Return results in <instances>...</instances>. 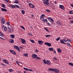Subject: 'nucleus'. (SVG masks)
I'll use <instances>...</instances> for the list:
<instances>
[{
	"mask_svg": "<svg viewBox=\"0 0 73 73\" xmlns=\"http://www.w3.org/2000/svg\"><path fill=\"white\" fill-rule=\"evenodd\" d=\"M68 41L69 42H71V40H70V39H68L66 40L65 39H63V40H60V42L61 44H65L66 45H67L68 46H70L72 47V46L70 44V43H65L64 42H67Z\"/></svg>",
	"mask_w": 73,
	"mask_h": 73,
	"instance_id": "1",
	"label": "nucleus"
},
{
	"mask_svg": "<svg viewBox=\"0 0 73 73\" xmlns=\"http://www.w3.org/2000/svg\"><path fill=\"white\" fill-rule=\"evenodd\" d=\"M45 15L44 14H42L40 17V20H42V21L44 22V23H48V20L46 19H44V17H45Z\"/></svg>",
	"mask_w": 73,
	"mask_h": 73,
	"instance_id": "2",
	"label": "nucleus"
},
{
	"mask_svg": "<svg viewBox=\"0 0 73 73\" xmlns=\"http://www.w3.org/2000/svg\"><path fill=\"white\" fill-rule=\"evenodd\" d=\"M48 70L50 71H52V72H54L55 73H58L60 72V71L58 69H56V68H48Z\"/></svg>",
	"mask_w": 73,
	"mask_h": 73,
	"instance_id": "3",
	"label": "nucleus"
},
{
	"mask_svg": "<svg viewBox=\"0 0 73 73\" xmlns=\"http://www.w3.org/2000/svg\"><path fill=\"white\" fill-rule=\"evenodd\" d=\"M43 61L44 62V65H46L47 64V65H50V61L48 60H47L46 61L45 59L44 60H43Z\"/></svg>",
	"mask_w": 73,
	"mask_h": 73,
	"instance_id": "4",
	"label": "nucleus"
},
{
	"mask_svg": "<svg viewBox=\"0 0 73 73\" xmlns=\"http://www.w3.org/2000/svg\"><path fill=\"white\" fill-rule=\"evenodd\" d=\"M43 1V3L44 4L46 5H49V0H42Z\"/></svg>",
	"mask_w": 73,
	"mask_h": 73,
	"instance_id": "5",
	"label": "nucleus"
},
{
	"mask_svg": "<svg viewBox=\"0 0 73 73\" xmlns=\"http://www.w3.org/2000/svg\"><path fill=\"white\" fill-rule=\"evenodd\" d=\"M48 20L49 21H50V23H52V24H54V20L53 19L51 18V17H48L47 18Z\"/></svg>",
	"mask_w": 73,
	"mask_h": 73,
	"instance_id": "6",
	"label": "nucleus"
},
{
	"mask_svg": "<svg viewBox=\"0 0 73 73\" xmlns=\"http://www.w3.org/2000/svg\"><path fill=\"white\" fill-rule=\"evenodd\" d=\"M28 5H29V6L30 8H34L35 6L33 4H32L31 3H28Z\"/></svg>",
	"mask_w": 73,
	"mask_h": 73,
	"instance_id": "7",
	"label": "nucleus"
},
{
	"mask_svg": "<svg viewBox=\"0 0 73 73\" xmlns=\"http://www.w3.org/2000/svg\"><path fill=\"white\" fill-rule=\"evenodd\" d=\"M14 46V49H17V50L19 52H20V48H19V47L18 46Z\"/></svg>",
	"mask_w": 73,
	"mask_h": 73,
	"instance_id": "8",
	"label": "nucleus"
},
{
	"mask_svg": "<svg viewBox=\"0 0 73 73\" xmlns=\"http://www.w3.org/2000/svg\"><path fill=\"white\" fill-rule=\"evenodd\" d=\"M37 55L36 54H33L32 55V57L33 58H37Z\"/></svg>",
	"mask_w": 73,
	"mask_h": 73,
	"instance_id": "9",
	"label": "nucleus"
},
{
	"mask_svg": "<svg viewBox=\"0 0 73 73\" xmlns=\"http://www.w3.org/2000/svg\"><path fill=\"white\" fill-rule=\"evenodd\" d=\"M3 62H4V63H5V64H9V62H8V60H7L6 59H3Z\"/></svg>",
	"mask_w": 73,
	"mask_h": 73,
	"instance_id": "10",
	"label": "nucleus"
},
{
	"mask_svg": "<svg viewBox=\"0 0 73 73\" xmlns=\"http://www.w3.org/2000/svg\"><path fill=\"white\" fill-rule=\"evenodd\" d=\"M9 51L10 52V53H11L13 54H14V55L16 54L15 52L13 50H9Z\"/></svg>",
	"mask_w": 73,
	"mask_h": 73,
	"instance_id": "11",
	"label": "nucleus"
},
{
	"mask_svg": "<svg viewBox=\"0 0 73 73\" xmlns=\"http://www.w3.org/2000/svg\"><path fill=\"white\" fill-rule=\"evenodd\" d=\"M21 42H22L23 44H25V42H26V41L25 40L22 38H21Z\"/></svg>",
	"mask_w": 73,
	"mask_h": 73,
	"instance_id": "12",
	"label": "nucleus"
},
{
	"mask_svg": "<svg viewBox=\"0 0 73 73\" xmlns=\"http://www.w3.org/2000/svg\"><path fill=\"white\" fill-rule=\"evenodd\" d=\"M44 45H47L48 46H51V44L49 43V42H46L44 43Z\"/></svg>",
	"mask_w": 73,
	"mask_h": 73,
	"instance_id": "13",
	"label": "nucleus"
},
{
	"mask_svg": "<svg viewBox=\"0 0 73 73\" xmlns=\"http://www.w3.org/2000/svg\"><path fill=\"white\" fill-rule=\"evenodd\" d=\"M56 22L57 24H58V25H60V26L62 25V24H61V23H60V21L57 20V21H56Z\"/></svg>",
	"mask_w": 73,
	"mask_h": 73,
	"instance_id": "14",
	"label": "nucleus"
},
{
	"mask_svg": "<svg viewBox=\"0 0 73 73\" xmlns=\"http://www.w3.org/2000/svg\"><path fill=\"white\" fill-rule=\"evenodd\" d=\"M38 42L40 45H43L44 42L42 41V40H38Z\"/></svg>",
	"mask_w": 73,
	"mask_h": 73,
	"instance_id": "15",
	"label": "nucleus"
},
{
	"mask_svg": "<svg viewBox=\"0 0 73 73\" xmlns=\"http://www.w3.org/2000/svg\"><path fill=\"white\" fill-rule=\"evenodd\" d=\"M59 8H60V9H61L62 10L64 9H65V7H64V6L62 5H60Z\"/></svg>",
	"mask_w": 73,
	"mask_h": 73,
	"instance_id": "16",
	"label": "nucleus"
},
{
	"mask_svg": "<svg viewBox=\"0 0 73 73\" xmlns=\"http://www.w3.org/2000/svg\"><path fill=\"white\" fill-rule=\"evenodd\" d=\"M1 23L2 24H5V19H2L1 21Z\"/></svg>",
	"mask_w": 73,
	"mask_h": 73,
	"instance_id": "17",
	"label": "nucleus"
},
{
	"mask_svg": "<svg viewBox=\"0 0 73 73\" xmlns=\"http://www.w3.org/2000/svg\"><path fill=\"white\" fill-rule=\"evenodd\" d=\"M9 42H10V43H14V40H13L10 39L9 40Z\"/></svg>",
	"mask_w": 73,
	"mask_h": 73,
	"instance_id": "18",
	"label": "nucleus"
},
{
	"mask_svg": "<svg viewBox=\"0 0 73 73\" xmlns=\"http://www.w3.org/2000/svg\"><path fill=\"white\" fill-rule=\"evenodd\" d=\"M1 10L2 11H3V12H7V9H5L1 8Z\"/></svg>",
	"mask_w": 73,
	"mask_h": 73,
	"instance_id": "19",
	"label": "nucleus"
},
{
	"mask_svg": "<svg viewBox=\"0 0 73 73\" xmlns=\"http://www.w3.org/2000/svg\"><path fill=\"white\" fill-rule=\"evenodd\" d=\"M57 50L58 52H59L60 53H61L62 52L61 51V50L60 48H58Z\"/></svg>",
	"mask_w": 73,
	"mask_h": 73,
	"instance_id": "20",
	"label": "nucleus"
},
{
	"mask_svg": "<svg viewBox=\"0 0 73 73\" xmlns=\"http://www.w3.org/2000/svg\"><path fill=\"white\" fill-rule=\"evenodd\" d=\"M9 7H11V8H15V6H14V5H10Z\"/></svg>",
	"mask_w": 73,
	"mask_h": 73,
	"instance_id": "21",
	"label": "nucleus"
},
{
	"mask_svg": "<svg viewBox=\"0 0 73 73\" xmlns=\"http://www.w3.org/2000/svg\"><path fill=\"white\" fill-rule=\"evenodd\" d=\"M48 50L50 51H53L54 50L53 49V48H48Z\"/></svg>",
	"mask_w": 73,
	"mask_h": 73,
	"instance_id": "22",
	"label": "nucleus"
},
{
	"mask_svg": "<svg viewBox=\"0 0 73 73\" xmlns=\"http://www.w3.org/2000/svg\"><path fill=\"white\" fill-rule=\"evenodd\" d=\"M14 3H15V4H19V2L18 0H16L14 2Z\"/></svg>",
	"mask_w": 73,
	"mask_h": 73,
	"instance_id": "23",
	"label": "nucleus"
},
{
	"mask_svg": "<svg viewBox=\"0 0 73 73\" xmlns=\"http://www.w3.org/2000/svg\"><path fill=\"white\" fill-rule=\"evenodd\" d=\"M47 27H45L44 28V29H45L46 31H47V32H49V31H48V29H47Z\"/></svg>",
	"mask_w": 73,
	"mask_h": 73,
	"instance_id": "24",
	"label": "nucleus"
},
{
	"mask_svg": "<svg viewBox=\"0 0 73 73\" xmlns=\"http://www.w3.org/2000/svg\"><path fill=\"white\" fill-rule=\"evenodd\" d=\"M10 36L12 38H15V35H10Z\"/></svg>",
	"mask_w": 73,
	"mask_h": 73,
	"instance_id": "25",
	"label": "nucleus"
},
{
	"mask_svg": "<svg viewBox=\"0 0 73 73\" xmlns=\"http://www.w3.org/2000/svg\"><path fill=\"white\" fill-rule=\"evenodd\" d=\"M30 40L31 42H32V43H35V40H31V39H30Z\"/></svg>",
	"mask_w": 73,
	"mask_h": 73,
	"instance_id": "26",
	"label": "nucleus"
},
{
	"mask_svg": "<svg viewBox=\"0 0 73 73\" xmlns=\"http://www.w3.org/2000/svg\"><path fill=\"white\" fill-rule=\"evenodd\" d=\"M23 55L24 56H25V57H27V56H28V54L27 53L23 54Z\"/></svg>",
	"mask_w": 73,
	"mask_h": 73,
	"instance_id": "27",
	"label": "nucleus"
},
{
	"mask_svg": "<svg viewBox=\"0 0 73 73\" xmlns=\"http://www.w3.org/2000/svg\"><path fill=\"white\" fill-rule=\"evenodd\" d=\"M60 37H59L56 38L55 39V40L56 41H59V40H60Z\"/></svg>",
	"mask_w": 73,
	"mask_h": 73,
	"instance_id": "28",
	"label": "nucleus"
},
{
	"mask_svg": "<svg viewBox=\"0 0 73 73\" xmlns=\"http://www.w3.org/2000/svg\"><path fill=\"white\" fill-rule=\"evenodd\" d=\"M8 28L9 30V32H11V29L9 27H8Z\"/></svg>",
	"mask_w": 73,
	"mask_h": 73,
	"instance_id": "29",
	"label": "nucleus"
},
{
	"mask_svg": "<svg viewBox=\"0 0 73 73\" xmlns=\"http://www.w3.org/2000/svg\"><path fill=\"white\" fill-rule=\"evenodd\" d=\"M14 5L16 8H20V7L19 6V5Z\"/></svg>",
	"mask_w": 73,
	"mask_h": 73,
	"instance_id": "30",
	"label": "nucleus"
},
{
	"mask_svg": "<svg viewBox=\"0 0 73 73\" xmlns=\"http://www.w3.org/2000/svg\"><path fill=\"white\" fill-rule=\"evenodd\" d=\"M20 27L21 28L23 29V30H25V28H24V27L22 26H20Z\"/></svg>",
	"mask_w": 73,
	"mask_h": 73,
	"instance_id": "31",
	"label": "nucleus"
},
{
	"mask_svg": "<svg viewBox=\"0 0 73 73\" xmlns=\"http://www.w3.org/2000/svg\"><path fill=\"white\" fill-rule=\"evenodd\" d=\"M2 7H3V8H5L6 7L5 5L3 3L2 4Z\"/></svg>",
	"mask_w": 73,
	"mask_h": 73,
	"instance_id": "32",
	"label": "nucleus"
},
{
	"mask_svg": "<svg viewBox=\"0 0 73 73\" xmlns=\"http://www.w3.org/2000/svg\"><path fill=\"white\" fill-rule=\"evenodd\" d=\"M21 12L22 14H23V15H24V14L25 13V11L24 10H21Z\"/></svg>",
	"mask_w": 73,
	"mask_h": 73,
	"instance_id": "33",
	"label": "nucleus"
},
{
	"mask_svg": "<svg viewBox=\"0 0 73 73\" xmlns=\"http://www.w3.org/2000/svg\"><path fill=\"white\" fill-rule=\"evenodd\" d=\"M10 72H12V71H13V69H10L8 70Z\"/></svg>",
	"mask_w": 73,
	"mask_h": 73,
	"instance_id": "34",
	"label": "nucleus"
},
{
	"mask_svg": "<svg viewBox=\"0 0 73 73\" xmlns=\"http://www.w3.org/2000/svg\"><path fill=\"white\" fill-rule=\"evenodd\" d=\"M4 30L5 32H6L7 31V28L6 27H4Z\"/></svg>",
	"mask_w": 73,
	"mask_h": 73,
	"instance_id": "35",
	"label": "nucleus"
},
{
	"mask_svg": "<svg viewBox=\"0 0 73 73\" xmlns=\"http://www.w3.org/2000/svg\"><path fill=\"white\" fill-rule=\"evenodd\" d=\"M23 69L25 70H26V71H28V68H25V67H24L23 68Z\"/></svg>",
	"mask_w": 73,
	"mask_h": 73,
	"instance_id": "36",
	"label": "nucleus"
},
{
	"mask_svg": "<svg viewBox=\"0 0 73 73\" xmlns=\"http://www.w3.org/2000/svg\"><path fill=\"white\" fill-rule=\"evenodd\" d=\"M69 65H71V66H73V63H68Z\"/></svg>",
	"mask_w": 73,
	"mask_h": 73,
	"instance_id": "37",
	"label": "nucleus"
},
{
	"mask_svg": "<svg viewBox=\"0 0 73 73\" xmlns=\"http://www.w3.org/2000/svg\"><path fill=\"white\" fill-rule=\"evenodd\" d=\"M69 13H70V14H72L73 15V11H69Z\"/></svg>",
	"mask_w": 73,
	"mask_h": 73,
	"instance_id": "38",
	"label": "nucleus"
},
{
	"mask_svg": "<svg viewBox=\"0 0 73 73\" xmlns=\"http://www.w3.org/2000/svg\"><path fill=\"white\" fill-rule=\"evenodd\" d=\"M47 26H48V27H50V24L48 22L47 23Z\"/></svg>",
	"mask_w": 73,
	"mask_h": 73,
	"instance_id": "39",
	"label": "nucleus"
},
{
	"mask_svg": "<svg viewBox=\"0 0 73 73\" xmlns=\"http://www.w3.org/2000/svg\"><path fill=\"white\" fill-rule=\"evenodd\" d=\"M45 11L46 12H50V11L48 9H46L45 10Z\"/></svg>",
	"mask_w": 73,
	"mask_h": 73,
	"instance_id": "40",
	"label": "nucleus"
},
{
	"mask_svg": "<svg viewBox=\"0 0 73 73\" xmlns=\"http://www.w3.org/2000/svg\"><path fill=\"white\" fill-rule=\"evenodd\" d=\"M53 60H57V58H56L55 57H54V58H53Z\"/></svg>",
	"mask_w": 73,
	"mask_h": 73,
	"instance_id": "41",
	"label": "nucleus"
},
{
	"mask_svg": "<svg viewBox=\"0 0 73 73\" xmlns=\"http://www.w3.org/2000/svg\"><path fill=\"white\" fill-rule=\"evenodd\" d=\"M7 25H10V24L9 23V22L7 21Z\"/></svg>",
	"mask_w": 73,
	"mask_h": 73,
	"instance_id": "42",
	"label": "nucleus"
},
{
	"mask_svg": "<svg viewBox=\"0 0 73 73\" xmlns=\"http://www.w3.org/2000/svg\"><path fill=\"white\" fill-rule=\"evenodd\" d=\"M45 36L46 37H49V36H50V35H45Z\"/></svg>",
	"mask_w": 73,
	"mask_h": 73,
	"instance_id": "43",
	"label": "nucleus"
},
{
	"mask_svg": "<svg viewBox=\"0 0 73 73\" xmlns=\"http://www.w3.org/2000/svg\"><path fill=\"white\" fill-rule=\"evenodd\" d=\"M28 71H29L30 72H33V70L28 69Z\"/></svg>",
	"mask_w": 73,
	"mask_h": 73,
	"instance_id": "44",
	"label": "nucleus"
},
{
	"mask_svg": "<svg viewBox=\"0 0 73 73\" xmlns=\"http://www.w3.org/2000/svg\"><path fill=\"white\" fill-rule=\"evenodd\" d=\"M16 63L18 65H20V64H19V62H18L17 61H16Z\"/></svg>",
	"mask_w": 73,
	"mask_h": 73,
	"instance_id": "45",
	"label": "nucleus"
},
{
	"mask_svg": "<svg viewBox=\"0 0 73 73\" xmlns=\"http://www.w3.org/2000/svg\"><path fill=\"white\" fill-rule=\"evenodd\" d=\"M36 59H37L38 60H40L41 58H40L39 57H38L37 56L36 58Z\"/></svg>",
	"mask_w": 73,
	"mask_h": 73,
	"instance_id": "46",
	"label": "nucleus"
},
{
	"mask_svg": "<svg viewBox=\"0 0 73 73\" xmlns=\"http://www.w3.org/2000/svg\"><path fill=\"white\" fill-rule=\"evenodd\" d=\"M1 64L3 66H5V64L3 63H1Z\"/></svg>",
	"mask_w": 73,
	"mask_h": 73,
	"instance_id": "47",
	"label": "nucleus"
},
{
	"mask_svg": "<svg viewBox=\"0 0 73 73\" xmlns=\"http://www.w3.org/2000/svg\"><path fill=\"white\" fill-rule=\"evenodd\" d=\"M4 1H6L7 3H9V0H4Z\"/></svg>",
	"mask_w": 73,
	"mask_h": 73,
	"instance_id": "48",
	"label": "nucleus"
},
{
	"mask_svg": "<svg viewBox=\"0 0 73 73\" xmlns=\"http://www.w3.org/2000/svg\"><path fill=\"white\" fill-rule=\"evenodd\" d=\"M70 23H72V24H73V20L70 21Z\"/></svg>",
	"mask_w": 73,
	"mask_h": 73,
	"instance_id": "49",
	"label": "nucleus"
},
{
	"mask_svg": "<svg viewBox=\"0 0 73 73\" xmlns=\"http://www.w3.org/2000/svg\"><path fill=\"white\" fill-rule=\"evenodd\" d=\"M4 27H5V26H4V25H2V28H4Z\"/></svg>",
	"mask_w": 73,
	"mask_h": 73,
	"instance_id": "50",
	"label": "nucleus"
},
{
	"mask_svg": "<svg viewBox=\"0 0 73 73\" xmlns=\"http://www.w3.org/2000/svg\"><path fill=\"white\" fill-rule=\"evenodd\" d=\"M0 35H3L4 36V35H3V34L1 32H0Z\"/></svg>",
	"mask_w": 73,
	"mask_h": 73,
	"instance_id": "51",
	"label": "nucleus"
},
{
	"mask_svg": "<svg viewBox=\"0 0 73 73\" xmlns=\"http://www.w3.org/2000/svg\"><path fill=\"white\" fill-rule=\"evenodd\" d=\"M70 5L72 7H73V5L71 4H70Z\"/></svg>",
	"mask_w": 73,
	"mask_h": 73,
	"instance_id": "52",
	"label": "nucleus"
},
{
	"mask_svg": "<svg viewBox=\"0 0 73 73\" xmlns=\"http://www.w3.org/2000/svg\"><path fill=\"white\" fill-rule=\"evenodd\" d=\"M0 38H1V39H2V40H4V39L1 38V37H0Z\"/></svg>",
	"mask_w": 73,
	"mask_h": 73,
	"instance_id": "53",
	"label": "nucleus"
},
{
	"mask_svg": "<svg viewBox=\"0 0 73 73\" xmlns=\"http://www.w3.org/2000/svg\"><path fill=\"white\" fill-rule=\"evenodd\" d=\"M18 73H21V72L20 71H19L18 72Z\"/></svg>",
	"mask_w": 73,
	"mask_h": 73,
	"instance_id": "54",
	"label": "nucleus"
},
{
	"mask_svg": "<svg viewBox=\"0 0 73 73\" xmlns=\"http://www.w3.org/2000/svg\"><path fill=\"white\" fill-rule=\"evenodd\" d=\"M36 52H38V50H37V49H36Z\"/></svg>",
	"mask_w": 73,
	"mask_h": 73,
	"instance_id": "55",
	"label": "nucleus"
},
{
	"mask_svg": "<svg viewBox=\"0 0 73 73\" xmlns=\"http://www.w3.org/2000/svg\"><path fill=\"white\" fill-rule=\"evenodd\" d=\"M54 3H55V4H57V2H56V1H55L54 2Z\"/></svg>",
	"mask_w": 73,
	"mask_h": 73,
	"instance_id": "56",
	"label": "nucleus"
},
{
	"mask_svg": "<svg viewBox=\"0 0 73 73\" xmlns=\"http://www.w3.org/2000/svg\"><path fill=\"white\" fill-rule=\"evenodd\" d=\"M31 16H32V17H33V16H34V15L32 14V15H31Z\"/></svg>",
	"mask_w": 73,
	"mask_h": 73,
	"instance_id": "57",
	"label": "nucleus"
},
{
	"mask_svg": "<svg viewBox=\"0 0 73 73\" xmlns=\"http://www.w3.org/2000/svg\"><path fill=\"white\" fill-rule=\"evenodd\" d=\"M53 51H54V53L55 54L56 53V51H55V50H54Z\"/></svg>",
	"mask_w": 73,
	"mask_h": 73,
	"instance_id": "58",
	"label": "nucleus"
},
{
	"mask_svg": "<svg viewBox=\"0 0 73 73\" xmlns=\"http://www.w3.org/2000/svg\"><path fill=\"white\" fill-rule=\"evenodd\" d=\"M2 37H3V35H1Z\"/></svg>",
	"mask_w": 73,
	"mask_h": 73,
	"instance_id": "59",
	"label": "nucleus"
},
{
	"mask_svg": "<svg viewBox=\"0 0 73 73\" xmlns=\"http://www.w3.org/2000/svg\"><path fill=\"white\" fill-rule=\"evenodd\" d=\"M31 29H33V27H32V26H31Z\"/></svg>",
	"mask_w": 73,
	"mask_h": 73,
	"instance_id": "60",
	"label": "nucleus"
},
{
	"mask_svg": "<svg viewBox=\"0 0 73 73\" xmlns=\"http://www.w3.org/2000/svg\"><path fill=\"white\" fill-rule=\"evenodd\" d=\"M24 73H26V71H24Z\"/></svg>",
	"mask_w": 73,
	"mask_h": 73,
	"instance_id": "61",
	"label": "nucleus"
},
{
	"mask_svg": "<svg viewBox=\"0 0 73 73\" xmlns=\"http://www.w3.org/2000/svg\"><path fill=\"white\" fill-rule=\"evenodd\" d=\"M69 19H72V18H68Z\"/></svg>",
	"mask_w": 73,
	"mask_h": 73,
	"instance_id": "62",
	"label": "nucleus"
},
{
	"mask_svg": "<svg viewBox=\"0 0 73 73\" xmlns=\"http://www.w3.org/2000/svg\"><path fill=\"white\" fill-rule=\"evenodd\" d=\"M20 48H23V47H21Z\"/></svg>",
	"mask_w": 73,
	"mask_h": 73,
	"instance_id": "63",
	"label": "nucleus"
},
{
	"mask_svg": "<svg viewBox=\"0 0 73 73\" xmlns=\"http://www.w3.org/2000/svg\"><path fill=\"white\" fill-rule=\"evenodd\" d=\"M19 63H20V64L21 63V62H19Z\"/></svg>",
	"mask_w": 73,
	"mask_h": 73,
	"instance_id": "64",
	"label": "nucleus"
}]
</instances>
